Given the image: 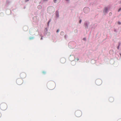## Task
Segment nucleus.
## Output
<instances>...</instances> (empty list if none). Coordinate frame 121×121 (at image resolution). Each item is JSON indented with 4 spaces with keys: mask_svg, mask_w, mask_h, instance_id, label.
I'll list each match as a JSON object with an SVG mask.
<instances>
[{
    "mask_svg": "<svg viewBox=\"0 0 121 121\" xmlns=\"http://www.w3.org/2000/svg\"><path fill=\"white\" fill-rule=\"evenodd\" d=\"M0 108L3 110H6L7 108V104L4 103H2L0 105Z\"/></svg>",
    "mask_w": 121,
    "mask_h": 121,
    "instance_id": "obj_1",
    "label": "nucleus"
},
{
    "mask_svg": "<svg viewBox=\"0 0 121 121\" xmlns=\"http://www.w3.org/2000/svg\"><path fill=\"white\" fill-rule=\"evenodd\" d=\"M75 114L76 117H79L81 116L82 112L78 110L76 111Z\"/></svg>",
    "mask_w": 121,
    "mask_h": 121,
    "instance_id": "obj_2",
    "label": "nucleus"
},
{
    "mask_svg": "<svg viewBox=\"0 0 121 121\" xmlns=\"http://www.w3.org/2000/svg\"><path fill=\"white\" fill-rule=\"evenodd\" d=\"M22 80L20 78H18L16 81V82L17 84L20 85L22 84Z\"/></svg>",
    "mask_w": 121,
    "mask_h": 121,
    "instance_id": "obj_3",
    "label": "nucleus"
},
{
    "mask_svg": "<svg viewBox=\"0 0 121 121\" xmlns=\"http://www.w3.org/2000/svg\"><path fill=\"white\" fill-rule=\"evenodd\" d=\"M20 76L21 78H24L26 76V74L24 73H22L20 74Z\"/></svg>",
    "mask_w": 121,
    "mask_h": 121,
    "instance_id": "obj_4",
    "label": "nucleus"
},
{
    "mask_svg": "<svg viewBox=\"0 0 121 121\" xmlns=\"http://www.w3.org/2000/svg\"><path fill=\"white\" fill-rule=\"evenodd\" d=\"M89 9L88 8H85L83 9L84 12L86 13H87L89 12Z\"/></svg>",
    "mask_w": 121,
    "mask_h": 121,
    "instance_id": "obj_5",
    "label": "nucleus"
},
{
    "mask_svg": "<svg viewBox=\"0 0 121 121\" xmlns=\"http://www.w3.org/2000/svg\"><path fill=\"white\" fill-rule=\"evenodd\" d=\"M101 83V81L100 80H98L96 81V83L97 85H99Z\"/></svg>",
    "mask_w": 121,
    "mask_h": 121,
    "instance_id": "obj_6",
    "label": "nucleus"
},
{
    "mask_svg": "<svg viewBox=\"0 0 121 121\" xmlns=\"http://www.w3.org/2000/svg\"><path fill=\"white\" fill-rule=\"evenodd\" d=\"M114 100V98L112 97H110L109 99V100L111 102H113Z\"/></svg>",
    "mask_w": 121,
    "mask_h": 121,
    "instance_id": "obj_7",
    "label": "nucleus"
},
{
    "mask_svg": "<svg viewBox=\"0 0 121 121\" xmlns=\"http://www.w3.org/2000/svg\"><path fill=\"white\" fill-rule=\"evenodd\" d=\"M108 10V9L107 8H105L104 9V11L105 12H106Z\"/></svg>",
    "mask_w": 121,
    "mask_h": 121,
    "instance_id": "obj_8",
    "label": "nucleus"
},
{
    "mask_svg": "<svg viewBox=\"0 0 121 121\" xmlns=\"http://www.w3.org/2000/svg\"><path fill=\"white\" fill-rule=\"evenodd\" d=\"M38 7L39 9H41L42 8V6L40 5H39L38 6Z\"/></svg>",
    "mask_w": 121,
    "mask_h": 121,
    "instance_id": "obj_9",
    "label": "nucleus"
},
{
    "mask_svg": "<svg viewBox=\"0 0 121 121\" xmlns=\"http://www.w3.org/2000/svg\"><path fill=\"white\" fill-rule=\"evenodd\" d=\"M117 23L119 25H120L121 24V22H118Z\"/></svg>",
    "mask_w": 121,
    "mask_h": 121,
    "instance_id": "obj_10",
    "label": "nucleus"
},
{
    "mask_svg": "<svg viewBox=\"0 0 121 121\" xmlns=\"http://www.w3.org/2000/svg\"><path fill=\"white\" fill-rule=\"evenodd\" d=\"M64 34V32H60V34L61 35H63V34Z\"/></svg>",
    "mask_w": 121,
    "mask_h": 121,
    "instance_id": "obj_11",
    "label": "nucleus"
},
{
    "mask_svg": "<svg viewBox=\"0 0 121 121\" xmlns=\"http://www.w3.org/2000/svg\"><path fill=\"white\" fill-rule=\"evenodd\" d=\"M112 14V13H109V15L110 16H111Z\"/></svg>",
    "mask_w": 121,
    "mask_h": 121,
    "instance_id": "obj_12",
    "label": "nucleus"
},
{
    "mask_svg": "<svg viewBox=\"0 0 121 121\" xmlns=\"http://www.w3.org/2000/svg\"><path fill=\"white\" fill-rule=\"evenodd\" d=\"M46 73V72L45 71H43V74H45Z\"/></svg>",
    "mask_w": 121,
    "mask_h": 121,
    "instance_id": "obj_13",
    "label": "nucleus"
},
{
    "mask_svg": "<svg viewBox=\"0 0 121 121\" xmlns=\"http://www.w3.org/2000/svg\"><path fill=\"white\" fill-rule=\"evenodd\" d=\"M79 60V59H78V58H77L75 59V60H76L77 61H78V60Z\"/></svg>",
    "mask_w": 121,
    "mask_h": 121,
    "instance_id": "obj_14",
    "label": "nucleus"
},
{
    "mask_svg": "<svg viewBox=\"0 0 121 121\" xmlns=\"http://www.w3.org/2000/svg\"><path fill=\"white\" fill-rule=\"evenodd\" d=\"M56 0H53V1L54 3H56Z\"/></svg>",
    "mask_w": 121,
    "mask_h": 121,
    "instance_id": "obj_15",
    "label": "nucleus"
},
{
    "mask_svg": "<svg viewBox=\"0 0 121 121\" xmlns=\"http://www.w3.org/2000/svg\"><path fill=\"white\" fill-rule=\"evenodd\" d=\"M120 45V44H119V45L117 47V49H119V47Z\"/></svg>",
    "mask_w": 121,
    "mask_h": 121,
    "instance_id": "obj_16",
    "label": "nucleus"
},
{
    "mask_svg": "<svg viewBox=\"0 0 121 121\" xmlns=\"http://www.w3.org/2000/svg\"><path fill=\"white\" fill-rule=\"evenodd\" d=\"M81 21H82V20H80V21H79V23H81Z\"/></svg>",
    "mask_w": 121,
    "mask_h": 121,
    "instance_id": "obj_17",
    "label": "nucleus"
},
{
    "mask_svg": "<svg viewBox=\"0 0 121 121\" xmlns=\"http://www.w3.org/2000/svg\"><path fill=\"white\" fill-rule=\"evenodd\" d=\"M59 30H57L56 31V32L57 33V32H59Z\"/></svg>",
    "mask_w": 121,
    "mask_h": 121,
    "instance_id": "obj_18",
    "label": "nucleus"
},
{
    "mask_svg": "<svg viewBox=\"0 0 121 121\" xmlns=\"http://www.w3.org/2000/svg\"><path fill=\"white\" fill-rule=\"evenodd\" d=\"M121 10V9L120 8L119 9V10H118V11L119 12V11H120Z\"/></svg>",
    "mask_w": 121,
    "mask_h": 121,
    "instance_id": "obj_19",
    "label": "nucleus"
},
{
    "mask_svg": "<svg viewBox=\"0 0 121 121\" xmlns=\"http://www.w3.org/2000/svg\"><path fill=\"white\" fill-rule=\"evenodd\" d=\"M1 113L0 112V117H1Z\"/></svg>",
    "mask_w": 121,
    "mask_h": 121,
    "instance_id": "obj_20",
    "label": "nucleus"
},
{
    "mask_svg": "<svg viewBox=\"0 0 121 121\" xmlns=\"http://www.w3.org/2000/svg\"><path fill=\"white\" fill-rule=\"evenodd\" d=\"M29 0H26V1L27 2L29 1Z\"/></svg>",
    "mask_w": 121,
    "mask_h": 121,
    "instance_id": "obj_21",
    "label": "nucleus"
},
{
    "mask_svg": "<svg viewBox=\"0 0 121 121\" xmlns=\"http://www.w3.org/2000/svg\"><path fill=\"white\" fill-rule=\"evenodd\" d=\"M42 39H43V38H41V40Z\"/></svg>",
    "mask_w": 121,
    "mask_h": 121,
    "instance_id": "obj_22",
    "label": "nucleus"
},
{
    "mask_svg": "<svg viewBox=\"0 0 121 121\" xmlns=\"http://www.w3.org/2000/svg\"><path fill=\"white\" fill-rule=\"evenodd\" d=\"M66 0V1H68V0Z\"/></svg>",
    "mask_w": 121,
    "mask_h": 121,
    "instance_id": "obj_23",
    "label": "nucleus"
},
{
    "mask_svg": "<svg viewBox=\"0 0 121 121\" xmlns=\"http://www.w3.org/2000/svg\"><path fill=\"white\" fill-rule=\"evenodd\" d=\"M120 55H121V54H120Z\"/></svg>",
    "mask_w": 121,
    "mask_h": 121,
    "instance_id": "obj_24",
    "label": "nucleus"
}]
</instances>
